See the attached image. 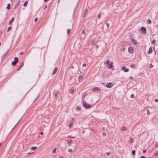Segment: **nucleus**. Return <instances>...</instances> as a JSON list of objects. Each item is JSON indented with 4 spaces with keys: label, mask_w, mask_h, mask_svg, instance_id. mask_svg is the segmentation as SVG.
<instances>
[{
    "label": "nucleus",
    "mask_w": 158,
    "mask_h": 158,
    "mask_svg": "<svg viewBox=\"0 0 158 158\" xmlns=\"http://www.w3.org/2000/svg\"><path fill=\"white\" fill-rule=\"evenodd\" d=\"M83 105L86 109L91 108L92 106L89 104L87 103L85 101L83 102Z\"/></svg>",
    "instance_id": "1"
},
{
    "label": "nucleus",
    "mask_w": 158,
    "mask_h": 158,
    "mask_svg": "<svg viewBox=\"0 0 158 158\" xmlns=\"http://www.w3.org/2000/svg\"><path fill=\"white\" fill-rule=\"evenodd\" d=\"M18 58L17 57H15L14 58V61H13L11 63L12 65L15 66L17 63L18 62Z\"/></svg>",
    "instance_id": "2"
},
{
    "label": "nucleus",
    "mask_w": 158,
    "mask_h": 158,
    "mask_svg": "<svg viewBox=\"0 0 158 158\" xmlns=\"http://www.w3.org/2000/svg\"><path fill=\"white\" fill-rule=\"evenodd\" d=\"M100 89L98 87H94L92 90V91L94 92H98L99 91Z\"/></svg>",
    "instance_id": "3"
},
{
    "label": "nucleus",
    "mask_w": 158,
    "mask_h": 158,
    "mask_svg": "<svg viewBox=\"0 0 158 158\" xmlns=\"http://www.w3.org/2000/svg\"><path fill=\"white\" fill-rule=\"evenodd\" d=\"M113 84L112 83L110 82L106 85V87L107 88H110L112 87Z\"/></svg>",
    "instance_id": "4"
},
{
    "label": "nucleus",
    "mask_w": 158,
    "mask_h": 158,
    "mask_svg": "<svg viewBox=\"0 0 158 158\" xmlns=\"http://www.w3.org/2000/svg\"><path fill=\"white\" fill-rule=\"evenodd\" d=\"M121 69L122 70H124L125 72H128L129 70V69H126L125 66L121 68Z\"/></svg>",
    "instance_id": "5"
},
{
    "label": "nucleus",
    "mask_w": 158,
    "mask_h": 158,
    "mask_svg": "<svg viewBox=\"0 0 158 158\" xmlns=\"http://www.w3.org/2000/svg\"><path fill=\"white\" fill-rule=\"evenodd\" d=\"M128 51L130 53H132L133 52V49L132 47H129L128 48Z\"/></svg>",
    "instance_id": "6"
},
{
    "label": "nucleus",
    "mask_w": 158,
    "mask_h": 158,
    "mask_svg": "<svg viewBox=\"0 0 158 158\" xmlns=\"http://www.w3.org/2000/svg\"><path fill=\"white\" fill-rule=\"evenodd\" d=\"M131 41L132 42L133 44H134L135 45H136L137 44V41L134 39H131Z\"/></svg>",
    "instance_id": "7"
},
{
    "label": "nucleus",
    "mask_w": 158,
    "mask_h": 158,
    "mask_svg": "<svg viewBox=\"0 0 158 158\" xmlns=\"http://www.w3.org/2000/svg\"><path fill=\"white\" fill-rule=\"evenodd\" d=\"M24 63L23 61H22L21 62V64L19 67V68L17 69V71H18L20 70V69L23 66Z\"/></svg>",
    "instance_id": "8"
},
{
    "label": "nucleus",
    "mask_w": 158,
    "mask_h": 158,
    "mask_svg": "<svg viewBox=\"0 0 158 158\" xmlns=\"http://www.w3.org/2000/svg\"><path fill=\"white\" fill-rule=\"evenodd\" d=\"M141 31L143 33H145V32L146 31V28L144 27H142L141 28Z\"/></svg>",
    "instance_id": "9"
},
{
    "label": "nucleus",
    "mask_w": 158,
    "mask_h": 158,
    "mask_svg": "<svg viewBox=\"0 0 158 158\" xmlns=\"http://www.w3.org/2000/svg\"><path fill=\"white\" fill-rule=\"evenodd\" d=\"M20 1H19L18 2L15 4V6L14 7V9H16L17 7L20 4Z\"/></svg>",
    "instance_id": "10"
},
{
    "label": "nucleus",
    "mask_w": 158,
    "mask_h": 158,
    "mask_svg": "<svg viewBox=\"0 0 158 158\" xmlns=\"http://www.w3.org/2000/svg\"><path fill=\"white\" fill-rule=\"evenodd\" d=\"M152 49L151 47H150L149 48V51H148V54H149L150 53H152Z\"/></svg>",
    "instance_id": "11"
},
{
    "label": "nucleus",
    "mask_w": 158,
    "mask_h": 158,
    "mask_svg": "<svg viewBox=\"0 0 158 158\" xmlns=\"http://www.w3.org/2000/svg\"><path fill=\"white\" fill-rule=\"evenodd\" d=\"M83 77L82 76H79L78 77V81L80 82L82 81L83 80Z\"/></svg>",
    "instance_id": "12"
},
{
    "label": "nucleus",
    "mask_w": 158,
    "mask_h": 158,
    "mask_svg": "<svg viewBox=\"0 0 158 158\" xmlns=\"http://www.w3.org/2000/svg\"><path fill=\"white\" fill-rule=\"evenodd\" d=\"M57 91H54L53 92V94L54 95V97H55V98H56L57 96Z\"/></svg>",
    "instance_id": "13"
},
{
    "label": "nucleus",
    "mask_w": 158,
    "mask_h": 158,
    "mask_svg": "<svg viewBox=\"0 0 158 158\" xmlns=\"http://www.w3.org/2000/svg\"><path fill=\"white\" fill-rule=\"evenodd\" d=\"M14 18H12L11 20H10V21H9V25H11L12 23L14 21Z\"/></svg>",
    "instance_id": "14"
},
{
    "label": "nucleus",
    "mask_w": 158,
    "mask_h": 158,
    "mask_svg": "<svg viewBox=\"0 0 158 158\" xmlns=\"http://www.w3.org/2000/svg\"><path fill=\"white\" fill-rule=\"evenodd\" d=\"M57 69H58L57 67L55 68L53 70V71L52 73V74L53 75V74H55L56 73V72Z\"/></svg>",
    "instance_id": "15"
},
{
    "label": "nucleus",
    "mask_w": 158,
    "mask_h": 158,
    "mask_svg": "<svg viewBox=\"0 0 158 158\" xmlns=\"http://www.w3.org/2000/svg\"><path fill=\"white\" fill-rule=\"evenodd\" d=\"M112 64H113V62H111V63L109 64V66L108 67L110 69L112 68L113 67Z\"/></svg>",
    "instance_id": "16"
},
{
    "label": "nucleus",
    "mask_w": 158,
    "mask_h": 158,
    "mask_svg": "<svg viewBox=\"0 0 158 158\" xmlns=\"http://www.w3.org/2000/svg\"><path fill=\"white\" fill-rule=\"evenodd\" d=\"M28 3V1H26L23 4V6H27V4Z\"/></svg>",
    "instance_id": "17"
},
{
    "label": "nucleus",
    "mask_w": 158,
    "mask_h": 158,
    "mask_svg": "<svg viewBox=\"0 0 158 158\" xmlns=\"http://www.w3.org/2000/svg\"><path fill=\"white\" fill-rule=\"evenodd\" d=\"M6 8L8 10L10 9V4H8V5H7V6Z\"/></svg>",
    "instance_id": "18"
},
{
    "label": "nucleus",
    "mask_w": 158,
    "mask_h": 158,
    "mask_svg": "<svg viewBox=\"0 0 158 158\" xmlns=\"http://www.w3.org/2000/svg\"><path fill=\"white\" fill-rule=\"evenodd\" d=\"M37 148L36 147H33L31 148V150H35Z\"/></svg>",
    "instance_id": "19"
},
{
    "label": "nucleus",
    "mask_w": 158,
    "mask_h": 158,
    "mask_svg": "<svg viewBox=\"0 0 158 158\" xmlns=\"http://www.w3.org/2000/svg\"><path fill=\"white\" fill-rule=\"evenodd\" d=\"M147 23L148 24H151L152 23L151 20L150 19H148L147 20Z\"/></svg>",
    "instance_id": "20"
},
{
    "label": "nucleus",
    "mask_w": 158,
    "mask_h": 158,
    "mask_svg": "<svg viewBox=\"0 0 158 158\" xmlns=\"http://www.w3.org/2000/svg\"><path fill=\"white\" fill-rule=\"evenodd\" d=\"M73 88H71L70 89V93L71 94H73L74 93Z\"/></svg>",
    "instance_id": "21"
},
{
    "label": "nucleus",
    "mask_w": 158,
    "mask_h": 158,
    "mask_svg": "<svg viewBox=\"0 0 158 158\" xmlns=\"http://www.w3.org/2000/svg\"><path fill=\"white\" fill-rule=\"evenodd\" d=\"M155 155L156 156H158V151H155Z\"/></svg>",
    "instance_id": "22"
},
{
    "label": "nucleus",
    "mask_w": 158,
    "mask_h": 158,
    "mask_svg": "<svg viewBox=\"0 0 158 158\" xmlns=\"http://www.w3.org/2000/svg\"><path fill=\"white\" fill-rule=\"evenodd\" d=\"M155 147L156 148H157V147H158V142H156L155 143Z\"/></svg>",
    "instance_id": "23"
},
{
    "label": "nucleus",
    "mask_w": 158,
    "mask_h": 158,
    "mask_svg": "<svg viewBox=\"0 0 158 158\" xmlns=\"http://www.w3.org/2000/svg\"><path fill=\"white\" fill-rule=\"evenodd\" d=\"M122 130L123 131H125L127 130V128L125 127H124L122 128Z\"/></svg>",
    "instance_id": "24"
},
{
    "label": "nucleus",
    "mask_w": 158,
    "mask_h": 158,
    "mask_svg": "<svg viewBox=\"0 0 158 158\" xmlns=\"http://www.w3.org/2000/svg\"><path fill=\"white\" fill-rule=\"evenodd\" d=\"M73 123H70L69 125V127H71L73 126Z\"/></svg>",
    "instance_id": "25"
},
{
    "label": "nucleus",
    "mask_w": 158,
    "mask_h": 158,
    "mask_svg": "<svg viewBox=\"0 0 158 158\" xmlns=\"http://www.w3.org/2000/svg\"><path fill=\"white\" fill-rule=\"evenodd\" d=\"M135 65L134 64H131L130 65V66L132 68H134L135 67Z\"/></svg>",
    "instance_id": "26"
},
{
    "label": "nucleus",
    "mask_w": 158,
    "mask_h": 158,
    "mask_svg": "<svg viewBox=\"0 0 158 158\" xmlns=\"http://www.w3.org/2000/svg\"><path fill=\"white\" fill-rule=\"evenodd\" d=\"M20 120H19L18 122V123L16 124L14 126V127L13 128L12 130H13L14 128H15L16 126L18 124V123H19V122H20Z\"/></svg>",
    "instance_id": "27"
},
{
    "label": "nucleus",
    "mask_w": 158,
    "mask_h": 158,
    "mask_svg": "<svg viewBox=\"0 0 158 158\" xmlns=\"http://www.w3.org/2000/svg\"><path fill=\"white\" fill-rule=\"evenodd\" d=\"M88 12V10L86 9L85 10V14L83 16L84 17L85 16V14Z\"/></svg>",
    "instance_id": "28"
},
{
    "label": "nucleus",
    "mask_w": 158,
    "mask_h": 158,
    "mask_svg": "<svg viewBox=\"0 0 158 158\" xmlns=\"http://www.w3.org/2000/svg\"><path fill=\"white\" fill-rule=\"evenodd\" d=\"M132 154L133 156L135 154V150H133L132 151Z\"/></svg>",
    "instance_id": "29"
},
{
    "label": "nucleus",
    "mask_w": 158,
    "mask_h": 158,
    "mask_svg": "<svg viewBox=\"0 0 158 158\" xmlns=\"http://www.w3.org/2000/svg\"><path fill=\"white\" fill-rule=\"evenodd\" d=\"M12 28V27L10 26L8 27V29L7 30V31H9Z\"/></svg>",
    "instance_id": "30"
},
{
    "label": "nucleus",
    "mask_w": 158,
    "mask_h": 158,
    "mask_svg": "<svg viewBox=\"0 0 158 158\" xmlns=\"http://www.w3.org/2000/svg\"><path fill=\"white\" fill-rule=\"evenodd\" d=\"M72 141L70 140H69L67 141V143L68 144H69L71 143Z\"/></svg>",
    "instance_id": "31"
},
{
    "label": "nucleus",
    "mask_w": 158,
    "mask_h": 158,
    "mask_svg": "<svg viewBox=\"0 0 158 158\" xmlns=\"http://www.w3.org/2000/svg\"><path fill=\"white\" fill-rule=\"evenodd\" d=\"M77 110H81V108L79 106H77Z\"/></svg>",
    "instance_id": "32"
},
{
    "label": "nucleus",
    "mask_w": 158,
    "mask_h": 158,
    "mask_svg": "<svg viewBox=\"0 0 158 158\" xmlns=\"http://www.w3.org/2000/svg\"><path fill=\"white\" fill-rule=\"evenodd\" d=\"M153 67V65L152 64H150L149 67L150 68H152Z\"/></svg>",
    "instance_id": "33"
},
{
    "label": "nucleus",
    "mask_w": 158,
    "mask_h": 158,
    "mask_svg": "<svg viewBox=\"0 0 158 158\" xmlns=\"http://www.w3.org/2000/svg\"><path fill=\"white\" fill-rule=\"evenodd\" d=\"M134 140L132 138H131L130 139V141L131 143H132L133 142Z\"/></svg>",
    "instance_id": "34"
},
{
    "label": "nucleus",
    "mask_w": 158,
    "mask_h": 158,
    "mask_svg": "<svg viewBox=\"0 0 158 158\" xmlns=\"http://www.w3.org/2000/svg\"><path fill=\"white\" fill-rule=\"evenodd\" d=\"M70 31V29H68L67 30V35H69V34Z\"/></svg>",
    "instance_id": "35"
},
{
    "label": "nucleus",
    "mask_w": 158,
    "mask_h": 158,
    "mask_svg": "<svg viewBox=\"0 0 158 158\" xmlns=\"http://www.w3.org/2000/svg\"><path fill=\"white\" fill-rule=\"evenodd\" d=\"M56 148H54L52 150V152L53 153H55L56 152Z\"/></svg>",
    "instance_id": "36"
},
{
    "label": "nucleus",
    "mask_w": 158,
    "mask_h": 158,
    "mask_svg": "<svg viewBox=\"0 0 158 158\" xmlns=\"http://www.w3.org/2000/svg\"><path fill=\"white\" fill-rule=\"evenodd\" d=\"M134 97V95L133 94H132L131 95V98H133Z\"/></svg>",
    "instance_id": "37"
},
{
    "label": "nucleus",
    "mask_w": 158,
    "mask_h": 158,
    "mask_svg": "<svg viewBox=\"0 0 158 158\" xmlns=\"http://www.w3.org/2000/svg\"><path fill=\"white\" fill-rule=\"evenodd\" d=\"M110 154V152H108L106 153V154L107 156H109Z\"/></svg>",
    "instance_id": "38"
},
{
    "label": "nucleus",
    "mask_w": 158,
    "mask_h": 158,
    "mask_svg": "<svg viewBox=\"0 0 158 158\" xmlns=\"http://www.w3.org/2000/svg\"><path fill=\"white\" fill-rule=\"evenodd\" d=\"M72 151H73L71 149H69L68 150V152H69L70 153L72 152Z\"/></svg>",
    "instance_id": "39"
},
{
    "label": "nucleus",
    "mask_w": 158,
    "mask_h": 158,
    "mask_svg": "<svg viewBox=\"0 0 158 158\" xmlns=\"http://www.w3.org/2000/svg\"><path fill=\"white\" fill-rule=\"evenodd\" d=\"M155 43H156V40H153L152 41V44H154Z\"/></svg>",
    "instance_id": "40"
},
{
    "label": "nucleus",
    "mask_w": 158,
    "mask_h": 158,
    "mask_svg": "<svg viewBox=\"0 0 158 158\" xmlns=\"http://www.w3.org/2000/svg\"><path fill=\"white\" fill-rule=\"evenodd\" d=\"M95 41L93 40V41L91 43V44L92 45H94L95 43Z\"/></svg>",
    "instance_id": "41"
},
{
    "label": "nucleus",
    "mask_w": 158,
    "mask_h": 158,
    "mask_svg": "<svg viewBox=\"0 0 158 158\" xmlns=\"http://www.w3.org/2000/svg\"><path fill=\"white\" fill-rule=\"evenodd\" d=\"M150 112L149 110H147V114H150Z\"/></svg>",
    "instance_id": "42"
},
{
    "label": "nucleus",
    "mask_w": 158,
    "mask_h": 158,
    "mask_svg": "<svg viewBox=\"0 0 158 158\" xmlns=\"http://www.w3.org/2000/svg\"><path fill=\"white\" fill-rule=\"evenodd\" d=\"M101 16V14H98V19H99L100 18Z\"/></svg>",
    "instance_id": "43"
},
{
    "label": "nucleus",
    "mask_w": 158,
    "mask_h": 158,
    "mask_svg": "<svg viewBox=\"0 0 158 158\" xmlns=\"http://www.w3.org/2000/svg\"><path fill=\"white\" fill-rule=\"evenodd\" d=\"M82 33L83 34H85V31L84 30H83L82 31Z\"/></svg>",
    "instance_id": "44"
},
{
    "label": "nucleus",
    "mask_w": 158,
    "mask_h": 158,
    "mask_svg": "<svg viewBox=\"0 0 158 158\" xmlns=\"http://www.w3.org/2000/svg\"><path fill=\"white\" fill-rule=\"evenodd\" d=\"M8 52V51H7L6 52V53H5L4 54V55H3V57H4L5 56L7 55V54Z\"/></svg>",
    "instance_id": "45"
},
{
    "label": "nucleus",
    "mask_w": 158,
    "mask_h": 158,
    "mask_svg": "<svg viewBox=\"0 0 158 158\" xmlns=\"http://www.w3.org/2000/svg\"><path fill=\"white\" fill-rule=\"evenodd\" d=\"M110 63V61L109 60H106V63L107 64H108Z\"/></svg>",
    "instance_id": "46"
},
{
    "label": "nucleus",
    "mask_w": 158,
    "mask_h": 158,
    "mask_svg": "<svg viewBox=\"0 0 158 158\" xmlns=\"http://www.w3.org/2000/svg\"><path fill=\"white\" fill-rule=\"evenodd\" d=\"M39 95H38V96H37V97H36V98L35 99V100L34 101V102H35L36 101V100L37 99L38 97H39Z\"/></svg>",
    "instance_id": "47"
},
{
    "label": "nucleus",
    "mask_w": 158,
    "mask_h": 158,
    "mask_svg": "<svg viewBox=\"0 0 158 158\" xmlns=\"http://www.w3.org/2000/svg\"><path fill=\"white\" fill-rule=\"evenodd\" d=\"M106 26L108 28L109 27V24L108 23H106Z\"/></svg>",
    "instance_id": "48"
},
{
    "label": "nucleus",
    "mask_w": 158,
    "mask_h": 158,
    "mask_svg": "<svg viewBox=\"0 0 158 158\" xmlns=\"http://www.w3.org/2000/svg\"><path fill=\"white\" fill-rule=\"evenodd\" d=\"M140 158H146V157L144 156H141Z\"/></svg>",
    "instance_id": "49"
},
{
    "label": "nucleus",
    "mask_w": 158,
    "mask_h": 158,
    "mask_svg": "<svg viewBox=\"0 0 158 158\" xmlns=\"http://www.w3.org/2000/svg\"><path fill=\"white\" fill-rule=\"evenodd\" d=\"M102 135L104 136H105L106 135V134L105 133H103Z\"/></svg>",
    "instance_id": "50"
},
{
    "label": "nucleus",
    "mask_w": 158,
    "mask_h": 158,
    "mask_svg": "<svg viewBox=\"0 0 158 158\" xmlns=\"http://www.w3.org/2000/svg\"><path fill=\"white\" fill-rule=\"evenodd\" d=\"M86 66V64L85 63H84L82 65V66L84 67Z\"/></svg>",
    "instance_id": "51"
},
{
    "label": "nucleus",
    "mask_w": 158,
    "mask_h": 158,
    "mask_svg": "<svg viewBox=\"0 0 158 158\" xmlns=\"http://www.w3.org/2000/svg\"><path fill=\"white\" fill-rule=\"evenodd\" d=\"M146 152V150H143V153H145Z\"/></svg>",
    "instance_id": "52"
},
{
    "label": "nucleus",
    "mask_w": 158,
    "mask_h": 158,
    "mask_svg": "<svg viewBox=\"0 0 158 158\" xmlns=\"http://www.w3.org/2000/svg\"><path fill=\"white\" fill-rule=\"evenodd\" d=\"M155 101L156 102H158V99H156L155 100Z\"/></svg>",
    "instance_id": "53"
},
{
    "label": "nucleus",
    "mask_w": 158,
    "mask_h": 158,
    "mask_svg": "<svg viewBox=\"0 0 158 158\" xmlns=\"http://www.w3.org/2000/svg\"><path fill=\"white\" fill-rule=\"evenodd\" d=\"M23 54V52H20L19 53V54L20 55H22Z\"/></svg>",
    "instance_id": "54"
},
{
    "label": "nucleus",
    "mask_w": 158,
    "mask_h": 158,
    "mask_svg": "<svg viewBox=\"0 0 158 158\" xmlns=\"http://www.w3.org/2000/svg\"><path fill=\"white\" fill-rule=\"evenodd\" d=\"M37 20H38V19L37 18H36L34 20V21L36 22Z\"/></svg>",
    "instance_id": "55"
},
{
    "label": "nucleus",
    "mask_w": 158,
    "mask_h": 158,
    "mask_svg": "<svg viewBox=\"0 0 158 158\" xmlns=\"http://www.w3.org/2000/svg\"><path fill=\"white\" fill-rule=\"evenodd\" d=\"M69 138H73L74 137H72V136H69Z\"/></svg>",
    "instance_id": "56"
},
{
    "label": "nucleus",
    "mask_w": 158,
    "mask_h": 158,
    "mask_svg": "<svg viewBox=\"0 0 158 158\" xmlns=\"http://www.w3.org/2000/svg\"><path fill=\"white\" fill-rule=\"evenodd\" d=\"M32 153H29V152H28V153H27V155H30V154H31Z\"/></svg>",
    "instance_id": "57"
},
{
    "label": "nucleus",
    "mask_w": 158,
    "mask_h": 158,
    "mask_svg": "<svg viewBox=\"0 0 158 158\" xmlns=\"http://www.w3.org/2000/svg\"><path fill=\"white\" fill-rule=\"evenodd\" d=\"M154 48V52H155V54H156V52H155V48H154H154Z\"/></svg>",
    "instance_id": "58"
},
{
    "label": "nucleus",
    "mask_w": 158,
    "mask_h": 158,
    "mask_svg": "<svg viewBox=\"0 0 158 158\" xmlns=\"http://www.w3.org/2000/svg\"><path fill=\"white\" fill-rule=\"evenodd\" d=\"M129 78H130V79H132V78H133V77H129Z\"/></svg>",
    "instance_id": "59"
},
{
    "label": "nucleus",
    "mask_w": 158,
    "mask_h": 158,
    "mask_svg": "<svg viewBox=\"0 0 158 158\" xmlns=\"http://www.w3.org/2000/svg\"><path fill=\"white\" fill-rule=\"evenodd\" d=\"M40 134H41V135H43V132H40Z\"/></svg>",
    "instance_id": "60"
},
{
    "label": "nucleus",
    "mask_w": 158,
    "mask_h": 158,
    "mask_svg": "<svg viewBox=\"0 0 158 158\" xmlns=\"http://www.w3.org/2000/svg\"><path fill=\"white\" fill-rule=\"evenodd\" d=\"M85 132V131H82V134H84Z\"/></svg>",
    "instance_id": "61"
},
{
    "label": "nucleus",
    "mask_w": 158,
    "mask_h": 158,
    "mask_svg": "<svg viewBox=\"0 0 158 158\" xmlns=\"http://www.w3.org/2000/svg\"><path fill=\"white\" fill-rule=\"evenodd\" d=\"M47 6H45V8H44V9H45L46 8H47Z\"/></svg>",
    "instance_id": "62"
},
{
    "label": "nucleus",
    "mask_w": 158,
    "mask_h": 158,
    "mask_svg": "<svg viewBox=\"0 0 158 158\" xmlns=\"http://www.w3.org/2000/svg\"><path fill=\"white\" fill-rule=\"evenodd\" d=\"M71 68L72 69H73L74 68V67L73 66H72L71 67Z\"/></svg>",
    "instance_id": "63"
},
{
    "label": "nucleus",
    "mask_w": 158,
    "mask_h": 158,
    "mask_svg": "<svg viewBox=\"0 0 158 158\" xmlns=\"http://www.w3.org/2000/svg\"><path fill=\"white\" fill-rule=\"evenodd\" d=\"M59 158H64L63 157H59Z\"/></svg>",
    "instance_id": "64"
}]
</instances>
